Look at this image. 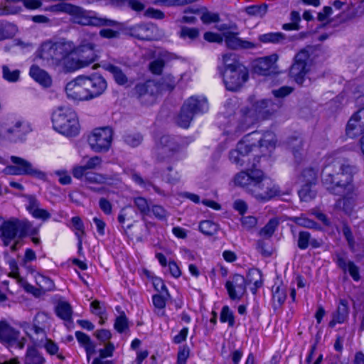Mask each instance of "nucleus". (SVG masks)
<instances>
[{"mask_svg":"<svg viewBox=\"0 0 364 364\" xmlns=\"http://www.w3.org/2000/svg\"><path fill=\"white\" fill-rule=\"evenodd\" d=\"M70 223L71 229L77 239L78 250H82L83 249L82 242L86 236L84 223L79 216L73 217L70 220Z\"/></svg>","mask_w":364,"mask_h":364,"instance_id":"nucleus-27","label":"nucleus"},{"mask_svg":"<svg viewBox=\"0 0 364 364\" xmlns=\"http://www.w3.org/2000/svg\"><path fill=\"white\" fill-rule=\"evenodd\" d=\"M23 197L27 200L26 208L33 218L43 220H46L50 218L48 211L40 208V202L35 196L24 195Z\"/></svg>","mask_w":364,"mask_h":364,"instance_id":"nucleus-21","label":"nucleus"},{"mask_svg":"<svg viewBox=\"0 0 364 364\" xmlns=\"http://www.w3.org/2000/svg\"><path fill=\"white\" fill-rule=\"evenodd\" d=\"M114 326L115 330L120 333L125 332L129 328L128 319L124 312L117 317Z\"/></svg>","mask_w":364,"mask_h":364,"instance_id":"nucleus-51","label":"nucleus"},{"mask_svg":"<svg viewBox=\"0 0 364 364\" xmlns=\"http://www.w3.org/2000/svg\"><path fill=\"white\" fill-rule=\"evenodd\" d=\"M112 136L113 131L108 127L95 129L88 136L89 145L95 152H106L111 146Z\"/></svg>","mask_w":364,"mask_h":364,"instance_id":"nucleus-9","label":"nucleus"},{"mask_svg":"<svg viewBox=\"0 0 364 364\" xmlns=\"http://www.w3.org/2000/svg\"><path fill=\"white\" fill-rule=\"evenodd\" d=\"M72 5L73 4L68 3H60L46 8V11L54 13L63 12L69 14Z\"/></svg>","mask_w":364,"mask_h":364,"instance_id":"nucleus-57","label":"nucleus"},{"mask_svg":"<svg viewBox=\"0 0 364 364\" xmlns=\"http://www.w3.org/2000/svg\"><path fill=\"white\" fill-rule=\"evenodd\" d=\"M107 88V82L100 74L79 75L65 87L68 98L74 100H90L102 95Z\"/></svg>","mask_w":364,"mask_h":364,"instance_id":"nucleus-3","label":"nucleus"},{"mask_svg":"<svg viewBox=\"0 0 364 364\" xmlns=\"http://www.w3.org/2000/svg\"><path fill=\"white\" fill-rule=\"evenodd\" d=\"M280 223V219L278 217H274L271 218L267 223L259 230V235L264 238H270L276 230L277 229Z\"/></svg>","mask_w":364,"mask_h":364,"instance_id":"nucleus-35","label":"nucleus"},{"mask_svg":"<svg viewBox=\"0 0 364 364\" xmlns=\"http://www.w3.org/2000/svg\"><path fill=\"white\" fill-rule=\"evenodd\" d=\"M20 2L19 0H4L0 4V16L18 14L21 8L16 6L15 4Z\"/></svg>","mask_w":364,"mask_h":364,"instance_id":"nucleus-38","label":"nucleus"},{"mask_svg":"<svg viewBox=\"0 0 364 364\" xmlns=\"http://www.w3.org/2000/svg\"><path fill=\"white\" fill-rule=\"evenodd\" d=\"M235 120L237 123L235 129V133H242L246 131L257 122L252 109L249 107H242L238 112L235 113Z\"/></svg>","mask_w":364,"mask_h":364,"instance_id":"nucleus-16","label":"nucleus"},{"mask_svg":"<svg viewBox=\"0 0 364 364\" xmlns=\"http://www.w3.org/2000/svg\"><path fill=\"white\" fill-rule=\"evenodd\" d=\"M17 28L14 24L0 21V41L14 37Z\"/></svg>","mask_w":364,"mask_h":364,"instance_id":"nucleus-40","label":"nucleus"},{"mask_svg":"<svg viewBox=\"0 0 364 364\" xmlns=\"http://www.w3.org/2000/svg\"><path fill=\"white\" fill-rule=\"evenodd\" d=\"M190 348L187 345L180 346L176 364H186V361L190 356Z\"/></svg>","mask_w":364,"mask_h":364,"instance_id":"nucleus-55","label":"nucleus"},{"mask_svg":"<svg viewBox=\"0 0 364 364\" xmlns=\"http://www.w3.org/2000/svg\"><path fill=\"white\" fill-rule=\"evenodd\" d=\"M53 129L66 136H75L80 132L77 113L69 106H59L52 114Z\"/></svg>","mask_w":364,"mask_h":364,"instance_id":"nucleus-5","label":"nucleus"},{"mask_svg":"<svg viewBox=\"0 0 364 364\" xmlns=\"http://www.w3.org/2000/svg\"><path fill=\"white\" fill-rule=\"evenodd\" d=\"M343 197L338 200L337 206L347 214H350L356 205L358 193L354 184L345 189L340 195Z\"/></svg>","mask_w":364,"mask_h":364,"instance_id":"nucleus-17","label":"nucleus"},{"mask_svg":"<svg viewBox=\"0 0 364 364\" xmlns=\"http://www.w3.org/2000/svg\"><path fill=\"white\" fill-rule=\"evenodd\" d=\"M107 181V178L100 173L88 172L85 175V181L89 184H103Z\"/></svg>","mask_w":364,"mask_h":364,"instance_id":"nucleus-47","label":"nucleus"},{"mask_svg":"<svg viewBox=\"0 0 364 364\" xmlns=\"http://www.w3.org/2000/svg\"><path fill=\"white\" fill-rule=\"evenodd\" d=\"M226 46L231 49H252L257 46L250 41L242 40L237 36V33L233 32H225L223 33Z\"/></svg>","mask_w":364,"mask_h":364,"instance_id":"nucleus-22","label":"nucleus"},{"mask_svg":"<svg viewBox=\"0 0 364 364\" xmlns=\"http://www.w3.org/2000/svg\"><path fill=\"white\" fill-rule=\"evenodd\" d=\"M223 67L221 70H235L239 66H244L234 53H225L222 55Z\"/></svg>","mask_w":364,"mask_h":364,"instance_id":"nucleus-36","label":"nucleus"},{"mask_svg":"<svg viewBox=\"0 0 364 364\" xmlns=\"http://www.w3.org/2000/svg\"><path fill=\"white\" fill-rule=\"evenodd\" d=\"M37 57L48 65L71 72L95 62L97 54L92 43H83L76 47L71 41L61 40L42 43L37 51Z\"/></svg>","mask_w":364,"mask_h":364,"instance_id":"nucleus-2","label":"nucleus"},{"mask_svg":"<svg viewBox=\"0 0 364 364\" xmlns=\"http://www.w3.org/2000/svg\"><path fill=\"white\" fill-rule=\"evenodd\" d=\"M124 142L131 146H137L142 141V136L137 133H127L124 135Z\"/></svg>","mask_w":364,"mask_h":364,"instance_id":"nucleus-56","label":"nucleus"},{"mask_svg":"<svg viewBox=\"0 0 364 364\" xmlns=\"http://www.w3.org/2000/svg\"><path fill=\"white\" fill-rule=\"evenodd\" d=\"M258 40L262 43L279 44L286 40V36L281 32H270L259 35Z\"/></svg>","mask_w":364,"mask_h":364,"instance_id":"nucleus-37","label":"nucleus"},{"mask_svg":"<svg viewBox=\"0 0 364 364\" xmlns=\"http://www.w3.org/2000/svg\"><path fill=\"white\" fill-rule=\"evenodd\" d=\"M245 11L247 14L255 16H264L267 11V5H253L245 8Z\"/></svg>","mask_w":364,"mask_h":364,"instance_id":"nucleus-48","label":"nucleus"},{"mask_svg":"<svg viewBox=\"0 0 364 364\" xmlns=\"http://www.w3.org/2000/svg\"><path fill=\"white\" fill-rule=\"evenodd\" d=\"M276 141L274 134L271 132L262 136L259 132H252L246 135L238 142L237 148L230 152V161L239 166L245 164L250 154L254 156L252 168L237 173L235 183L260 202L268 201L280 195L279 187L266 178L260 169L255 168V161L259 162V157L270 153L275 147Z\"/></svg>","mask_w":364,"mask_h":364,"instance_id":"nucleus-1","label":"nucleus"},{"mask_svg":"<svg viewBox=\"0 0 364 364\" xmlns=\"http://www.w3.org/2000/svg\"><path fill=\"white\" fill-rule=\"evenodd\" d=\"M18 228V237L21 239L27 235H37L39 232L38 227H34L33 223L26 219L18 220L16 218Z\"/></svg>","mask_w":364,"mask_h":364,"instance_id":"nucleus-28","label":"nucleus"},{"mask_svg":"<svg viewBox=\"0 0 364 364\" xmlns=\"http://www.w3.org/2000/svg\"><path fill=\"white\" fill-rule=\"evenodd\" d=\"M342 233L348 242L350 248L353 249L355 247V241L349 226L346 224H343L342 227Z\"/></svg>","mask_w":364,"mask_h":364,"instance_id":"nucleus-62","label":"nucleus"},{"mask_svg":"<svg viewBox=\"0 0 364 364\" xmlns=\"http://www.w3.org/2000/svg\"><path fill=\"white\" fill-rule=\"evenodd\" d=\"M288 145L291 149L297 163H300L304 158V140L301 137H291L288 141Z\"/></svg>","mask_w":364,"mask_h":364,"instance_id":"nucleus-31","label":"nucleus"},{"mask_svg":"<svg viewBox=\"0 0 364 364\" xmlns=\"http://www.w3.org/2000/svg\"><path fill=\"white\" fill-rule=\"evenodd\" d=\"M180 149L181 146L176 138L164 135L156 144L154 154L159 161H166L171 159Z\"/></svg>","mask_w":364,"mask_h":364,"instance_id":"nucleus-10","label":"nucleus"},{"mask_svg":"<svg viewBox=\"0 0 364 364\" xmlns=\"http://www.w3.org/2000/svg\"><path fill=\"white\" fill-rule=\"evenodd\" d=\"M277 60L278 55L277 54H272L271 55L259 58L255 63V70L262 75H266L267 72L273 67Z\"/></svg>","mask_w":364,"mask_h":364,"instance_id":"nucleus-30","label":"nucleus"},{"mask_svg":"<svg viewBox=\"0 0 364 364\" xmlns=\"http://www.w3.org/2000/svg\"><path fill=\"white\" fill-rule=\"evenodd\" d=\"M11 161L16 164L22 175L31 176L39 179H45L46 173L36 168L32 164L21 157L16 156H11Z\"/></svg>","mask_w":364,"mask_h":364,"instance_id":"nucleus-18","label":"nucleus"},{"mask_svg":"<svg viewBox=\"0 0 364 364\" xmlns=\"http://www.w3.org/2000/svg\"><path fill=\"white\" fill-rule=\"evenodd\" d=\"M104 69L110 73L115 82L119 85H125L128 83V77L121 68L112 63H107L103 65Z\"/></svg>","mask_w":364,"mask_h":364,"instance_id":"nucleus-29","label":"nucleus"},{"mask_svg":"<svg viewBox=\"0 0 364 364\" xmlns=\"http://www.w3.org/2000/svg\"><path fill=\"white\" fill-rule=\"evenodd\" d=\"M309 53L306 50H301L296 54L294 62L289 69V75L299 85L304 82L306 75L310 70Z\"/></svg>","mask_w":364,"mask_h":364,"instance_id":"nucleus-8","label":"nucleus"},{"mask_svg":"<svg viewBox=\"0 0 364 364\" xmlns=\"http://www.w3.org/2000/svg\"><path fill=\"white\" fill-rule=\"evenodd\" d=\"M134 205L143 215H147L150 212L149 204L143 197H136L134 199Z\"/></svg>","mask_w":364,"mask_h":364,"instance_id":"nucleus-53","label":"nucleus"},{"mask_svg":"<svg viewBox=\"0 0 364 364\" xmlns=\"http://www.w3.org/2000/svg\"><path fill=\"white\" fill-rule=\"evenodd\" d=\"M31 131V124L25 120L14 119L0 122V139L14 143L22 141Z\"/></svg>","mask_w":364,"mask_h":364,"instance_id":"nucleus-7","label":"nucleus"},{"mask_svg":"<svg viewBox=\"0 0 364 364\" xmlns=\"http://www.w3.org/2000/svg\"><path fill=\"white\" fill-rule=\"evenodd\" d=\"M349 306L346 299H341L336 310L332 314V319L328 326L333 328L337 323H343L348 318Z\"/></svg>","mask_w":364,"mask_h":364,"instance_id":"nucleus-23","label":"nucleus"},{"mask_svg":"<svg viewBox=\"0 0 364 364\" xmlns=\"http://www.w3.org/2000/svg\"><path fill=\"white\" fill-rule=\"evenodd\" d=\"M2 73H3L4 79L10 82H17L19 79V75H20L19 70H11L10 68L6 65H4L2 67Z\"/></svg>","mask_w":364,"mask_h":364,"instance_id":"nucleus-52","label":"nucleus"},{"mask_svg":"<svg viewBox=\"0 0 364 364\" xmlns=\"http://www.w3.org/2000/svg\"><path fill=\"white\" fill-rule=\"evenodd\" d=\"M198 30L195 28L183 27L181 31V36L183 38H189L194 39L198 36Z\"/></svg>","mask_w":364,"mask_h":364,"instance_id":"nucleus-64","label":"nucleus"},{"mask_svg":"<svg viewBox=\"0 0 364 364\" xmlns=\"http://www.w3.org/2000/svg\"><path fill=\"white\" fill-rule=\"evenodd\" d=\"M19 331L12 327L6 320H0V343L12 346L19 337Z\"/></svg>","mask_w":364,"mask_h":364,"instance_id":"nucleus-20","label":"nucleus"},{"mask_svg":"<svg viewBox=\"0 0 364 364\" xmlns=\"http://www.w3.org/2000/svg\"><path fill=\"white\" fill-rule=\"evenodd\" d=\"M184 109H188L193 115L204 113L208 110L207 100L204 97H191L183 104Z\"/></svg>","mask_w":364,"mask_h":364,"instance_id":"nucleus-24","label":"nucleus"},{"mask_svg":"<svg viewBox=\"0 0 364 364\" xmlns=\"http://www.w3.org/2000/svg\"><path fill=\"white\" fill-rule=\"evenodd\" d=\"M316 184L304 183L299 191V196L302 201L308 202L316 196V191L313 188Z\"/></svg>","mask_w":364,"mask_h":364,"instance_id":"nucleus-43","label":"nucleus"},{"mask_svg":"<svg viewBox=\"0 0 364 364\" xmlns=\"http://www.w3.org/2000/svg\"><path fill=\"white\" fill-rule=\"evenodd\" d=\"M151 210L155 218L160 220H166L167 217L168 216V211L159 205H152Z\"/></svg>","mask_w":364,"mask_h":364,"instance_id":"nucleus-58","label":"nucleus"},{"mask_svg":"<svg viewBox=\"0 0 364 364\" xmlns=\"http://www.w3.org/2000/svg\"><path fill=\"white\" fill-rule=\"evenodd\" d=\"M193 114L188 109H184V106L181 107V112L178 115L176 122V124L183 128H188L193 119Z\"/></svg>","mask_w":364,"mask_h":364,"instance_id":"nucleus-41","label":"nucleus"},{"mask_svg":"<svg viewBox=\"0 0 364 364\" xmlns=\"http://www.w3.org/2000/svg\"><path fill=\"white\" fill-rule=\"evenodd\" d=\"M137 97L144 103H153L160 91L159 85L154 81L149 80L138 84L134 88Z\"/></svg>","mask_w":364,"mask_h":364,"instance_id":"nucleus-14","label":"nucleus"},{"mask_svg":"<svg viewBox=\"0 0 364 364\" xmlns=\"http://www.w3.org/2000/svg\"><path fill=\"white\" fill-rule=\"evenodd\" d=\"M45 358L34 347H28L24 357V364H44Z\"/></svg>","mask_w":364,"mask_h":364,"instance_id":"nucleus-34","label":"nucleus"},{"mask_svg":"<svg viewBox=\"0 0 364 364\" xmlns=\"http://www.w3.org/2000/svg\"><path fill=\"white\" fill-rule=\"evenodd\" d=\"M131 177H132V179L136 183L140 185L141 186H142L144 188H147V186H151L156 193H161L160 189L158 187L153 186L149 181H144L141 178V176L139 174H138L137 173H135V172L132 173L131 175Z\"/></svg>","mask_w":364,"mask_h":364,"instance_id":"nucleus-59","label":"nucleus"},{"mask_svg":"<svg viewBox=\"0 0 364 364\" xmlns=\"http://www.w3.org/2000/svg\"><path fill=\"white\" fill-rule=\"evenodd\" d=\"M311 235L309 232H300L299 235L298 246L301 249H306L309 246Z\"/></svg>","mask_w":364,"mask_h":364,"instance_id":"nucleus-63","label":"nucleus"},{"mask_svg":"<svg viewBox=\"0 0 364 364\" xmlns=\"http://www.w3.org/2000/svg\"><path fill=\"white\" fill-rule=\"evenodd\" d=\"M246 280L247 282L253 283L254 286L257 287H262L263 284L262 273L257 269L250 270Z\"/></svg>","mask_w":364,"mask_h":364,"instance_id":"nucleus-50","label":"nucleus"},{"mask_svg":"<svg viewBox=\"0 0 364 364\" xmlns=\"http://www.w3.org/2000/svg\"><path fill=\"white\" fill-rule=\"evenodd\" d=\"M200 231L208 236H212L217 233L218 225L211 220H203L199 225Z\"/></svg>","mask_w":364,"mask_h":364,"instance_id":"nucleus-44","label":"nucleus"},{"mask_svg":"<svg viewBox=\"0 0 364 364\" xmlns=\"http://www.w3.org/2000/svg\"><path fill=\"white\" fill-rule=\"evenodd\" d=\"M70 21L82 26H117L119 23L107 18L100 17L95 11H87L83 8L72 5L69 14Z\"/></svg>","mask_w":364,"mask_h":364,"instance_id":"nucleus-6","label":"nucleus"},{"mask_svg":"<svg viewBox=\"0 0 364 364\" xmlns=\"http://www.w3.org/2000/svg\"><path fill=\"white\" fill-rule=\"evenodd\" d=\"M223 82L227 90L236 91L247 81L249 72L245 66H239L235 70H221Z\"/></svg>","mask_w":364,"mask_h":364,"instance_id":"nucleus-11","label":"nucleus"},{"mask_svg":"<svg viewBox=\"0 0 364 364\" xmlns=\"http://www.w3.org/2000/svg\"><path fill=\"white\" fill-rule=\"evenodd\" d=\"M355 168L335 160L326 164L321 171L322 186L331 194L341 195L353 184Z\"/></svg>","mask_w":364,"mask_h":364,"instance_id":"nucleus-4","label":"nucleus"},{"mask_svg":"<svg viewBox=\"0 0 364 364\" xmlns=\"http://www.w3.org/2000/svg\"><path fill=\"white\" fill-rule=\"evenodd\" d=\"M287 298L286 291L284 288L277 287L273 291V300L277 301L279 305L282 304Z\"/></svg>","mask_w":364,"mask_h":364,"instance_id":"nucleus-60","label":"nucleus"},{"mask_svg":"<svg viewBox=\"0 0 364 364\" xmlns=\"http://www.w3.org/2000/svg\"><path fill=\"white\" fill-rule=\"evenodd\" d=\"M1 238L4 246L11 245V250H15L18 245L20 243L19 240L14 242L16 237L18 235V228L16 218H12L9 220L3 222L1 225Z\"/></svg>","mask_w":364,"mask_h":364,"instance_id":"nucleus-15","label":"nucleus"},{"mask_svg":"<svg viewBox=\"0 0 364 364\" xmlns=\"http://www.w3.org/2000/svg\"><path fill=\"white\" fill-rule=\"evenodd\" d=\"M164 67V61L162 59H156L149 64V70L156 75H160Z\"/></svg>","mask_w":364,"mask_h":364,"instance_id":"nucleus-61","label":"nucleus"},{"mask_svg":"<svg viewBox=\"0 0 364 364\" xmlns=\"http://www.w3.org/2000/svg\"><path fill=\"white\" fill-rule=\"evenodd\" d=\"M282 105L280 100L274 102L269 99H262L254 102L251 109L257 121L266 120L274 116Z\"/></svg>","mask_w":364,"mask_h":364,"instance_id":"nucleus-12","label":"nucleus"},{"mask_svg":"<svg viewBox=\"0 0 364 364\" xmlns=\"http://www.w3.org/2000/svg\"><path fill=\"white\" fill-rule=\"evenodd\" d=\"M153 27L148 25L140 24L129 28V31L132 36L144 41H151L154 38Z\"/></svg>","mask_w":364,"mask_h":364,"instance_id":"nucleus-26","label":"nucleus"},{"mask_svg":"<svg viewBox=\"0 0 364 364\" xmlns=\"http://www.w3.org/2000/svg\"><path fill=\"white\" fill-rule=\"evenodd\" d=\"M336 262L344 272H348L355 281L360 280L359 268L354 262L347 259L340 254L336 255Z\"/></svg>","mask_w":364,"mask_h":364,"instance_id":"nucleus-25","label":"nucleus"},{"mask_svg":"<svg viewBox=\"0 0 364 364\" xmlns=\"http://www.w3.org/2000/svg\"><path fill=\"white\" fill-rule=\"evenodd\" d=\"M364 132V108L358 110L349 119L346 126V134L354 138Z\"/></svg>","mask_w":364,"mask_h":364,"instance_id":"nucleus-19","label":"nucleus"},{"mask_svg":"<svg viewBox=\"0 0 364 364\" xmlns=\"http://www.w3.org/2000/svg\"><path fill=\"white\" fill-rule=\"evenodd\" d=\"M55 311L58 316L63 320L69 321L71 319L73 311L69 303L65 301L58 303Z\"/></svg>","mask_w":364,"mask_h":364,"instance_id":"nucleus-42","label":"nucleus"},{"mask_svg":"<svg viewBox=\"0 0 364 364\" xmlns=\"http://www.w3.org/2000/svg\"><path fill=\"white\" fill-rule=\"evenodd\" d=\"M30 75L36 82L45 87H48L51 84V78L48 74L39 67L33 65L30 69Z\"/></svg>","mask_w":364,"mask_h":364,"instance_id":"nucleus-32","label":"nucleus"},{"mask_svg":"<svg viewBox=\"0 0 364 364\" xmlns=\"http://www.w3.org/2000/svg\"><path fill=\"white\" fill-rule=\"evenodd\" d=\"M220 319L221 322H228L230 326H233L235 323L233 313L228 306L222 308Z\"/></svg>","mask_w":364,"mask_h":364,"instance_id":"nucleus-54","label":"nucleus"},{"mask_svg":"<svg viewBox=\"0 0 364 364\" xmlns=\"http://www.w3.org/2000/svg\"><path fill=\"white\" fill-rule=\"evenodd\" d=\"M291 220L304 228L314 229H318L319 228V225L316 222L304 217V215L293 217L291 218Z\"/></svg>","mask_w":364,"mask_h":364,"instance_id":"nucleus-49","label":"nucleus"},{"mask_svg":"<svg viewBox=\"0 0 364 364\" xmlns=\"http://www.w3.org/2000/svg\"><path fill=\"white\" fill-rule=\"evenodd\" d=\"M109 4L115 7H123L128 6L135 11H141L144 9L145 6L139 0H108Z\"/></svg>","mask_w":364,"mask_h":364,"instance_id":"nucleus-39","label":"nucleus"},{"mask_svg":"<svg viewBox=\"0 0 364 364\" xmlns=\"http://www.w3.org/2000/svg\"><path fill=\"white\" fill-rule=\"evenodd\" d=\"M318 171V166H309L301 172L300 180L304 183L316 184Z\"/></svg>","mask_w":364,"mask_h":364,"instance_id":"nucleus-33","label":"nucleus"},{"mask_svg":"<svg viewBox=\"0 0 364 364\" xmlns=\"http://www.w3.org/2000/svg\"><path fill=\"white\" fill-rule=\"evenodd\" d=\"M35 278L37 285L42 291H47L53 289L54 284L48 277L38 274Z\"/></svg>","mask_w":364,"mask_h":364,"instance_id":"nucleus-45","label":"nucleus"},{"mask_svg":"<svg viewBox=\"0 0 364 364\" xmlns=\"http://www.w3.org/2000/svg\"><path fill=\"white\" fill-rule=\"evenodd\" d=\"M152 301L155 307V313L159 316H164L165 311L164 309L166 306L165 299L159 294H156L153 296Z\"/></svg>","mask_w":364,"mask_h":364,"instance_id":"nucleus-46","label":"nucleus"},{"mask_svg":"<svg viewBox=\"0 0 364 364\" xmlns=\"http://www.w3.org/2000/svg\"><path fill=\"white\" fill-rule=\"evenodd\" d=\"M225 288L232 300H240L246 293L247 280L242 275L235 274L226 282Z\"/></svg>","mask_w":364,"mask_h":364,"instance_id":"nucleus-13","label":"nucleus"}]
</instances>
